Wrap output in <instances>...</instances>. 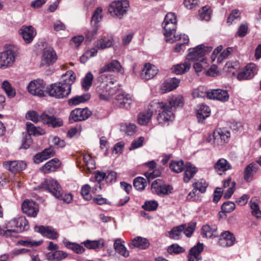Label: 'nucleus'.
I'll use <instances>...</instances> for the list:
<instances>
[{
	"label": "nucleus",
	"instance_id": "16",
	"mask_svg": "<svg viewBox=\"0 0 261 261\" xmlns=\"http://www.w3.org/2000/svg\"><path fill=\"white\" fill-rule=\"evenodd\" d=\"M21 209L23 213L28 216L36 217L39 212L38 205L32 200H25L21 205Z\"/></svg>",
	"mask_w": 261,
	"mask_h": 261
},
{
	"label": "nucleus",
	"instance_id": "56",
	"mask_svg": "<svg viewBox=\"0 0 261 261\" xmlns=\"http://www.w3.org/2000/svg\"><path fill=\"white\" fill-rule=\"evenodd\" d=\"M102 10L100 7H98L94 11L91 18V23L94 25H97L102 18Z\"/></svg>",
	"mask_w": 261,
	"mask_h": 261
},
{
	"label": "nucleus",
	"instance_id": "27",
	"mask_svg": "<svg viewBox=\"0 0 261 261\" xmlns=\"http://www.w3.org/2000/svg\"><path fill=\"white\" fill-rule=\"evenodd\" d=\"M231 168L230 163L224 158L219 159L214 165V169L219 175L223 174Z\"/></svg>",
	"mask_w": 261,
	"mask_h": 261
},
{
	"label": "nucleus",
	"instance_id": "55",
	"mask_svg": "<svg viewBox=\"0 0 261 261\" xmlns=\"http://www.w3.org/2000/svg\"><path fill=\"white\" fill-rule=\"evenodd\" d=\"M93 80V75L92 73L90 72H88L84 77L82 82V87L85 90H89L91 86Z\"/></svg>",
	"mask_w": 261,
	"mask_h": 261
},
{
	"label": "nucleus",
	"instance_id": "11",
	"mask_svg": "<svg viewBox=\"0 0 261 261\" xmlns=\"http://www.w3.org/2000/svg\"><path fill=\"white\" fill-rule=\"evenodd\" d=\"M40 186L41 188L47 190L55 198L61 196L62 188L56 179L51 178L46 179Z\"/></svg>",
	"mask_w": 261,
	"mask_h": 261
},
{
	"label": "nucleus",
	"instance_id": "33",
	"mask_svg": "<svg viewBox=\"0 0 261 261\" xmlns=\"http://www.w3.org/2000/svg\"><path fill=\"white\" fill-rule=\"evenodd\" d=\"M116 103L120 108H128L130 107L132 99L129 94H119L116 98Z\"/></svg>",
	"mask_w": 261,
	"mask_h": 261
},
{
	"label": "nucleus",
	"instance_id": "57",
	"mask_svg": "<svg viewBox=\"0 0 261 261\" xmlns=\"http://www.w3.org/2000/svg\"><path fill=\"white\" fill-rule=\"evenodd\" d=\"M97 53V50L95 48L87 50L80 58L82 63H85L87 60L93 57H95Z\"/></svg>",
	"mask_w": 261,
	"mask_h": 261
},
{
	"label": "nucleus",
	"instance_id": "5",
	"mask_svg": "<svg viewBox=\"0 0 261 261\" xmlns=\"http://www.w3.org/2000/svg\"><path fill=\"white\" fill-rule=\"evenodd\" d=\"M212 47L204 44H200L195 47L189 48L186 56L187 60L191 61L203 62L205 55L211 51Z\"/></svg>",
	"mask_w": 261,
	"mask_h": 261
},
{
	"label": "nucleus",
	"instance_id": "49",
	"mask_svg": "<svg viewBox=\"0 0 261 261\" xmlns=\"http://www.w3.org/2000/svg\"><path fill=\"white\" fill-rule=\"evenodd\" d=\"M83 160L86 167V172H91L95 169V163L89 154H85L83 155Z\"/></svg>",
	"mask_w": 261,
	"mask_h": 261
},
{
	"label": "nucleus",
	"instance_id": "15",
	"mask_svg": "<svg viewBox=\"0 0 261 261\" xmlns=\"http://www.w3.org/2000/svg\"><path fill=\"white\" fill-rule=\"evenodd\" d=\"M36 231L41 234L43 237L51 240H56L59 237V233L56 229L50 226H35Z\"/></svg>",
	"mask_w": 261,
	"mask_h": 261
},
{
	"label": "nucleus",
	"instance_id": "21",
	"mask_svg": "<svg viewBox=\"0 0 261 261\" xmlns=\"http://www.w3.org/2000/svg\"><path fill=\"white\" fill-rule=\"evenodd\" d=\"M229 94L227 91L221 89H213L207 93V98L216 99L222 102L226 101L229 99Z\"/></svg>",
	"mask_w": 261,
	"mask_h": 261
},
{
	"label": "nucleus",
	"instance_id": "34",
	"mask_svg": "<svg viewBox=\"0 0 261 261\" xmlns=\"http://www.w3.org/2000/svg\"><path fill=\"white\" fill-rule=\"evenodd\" d=\"M114 44V40L111 36H103L96 42L95 46L97 49H104L111 47Z\"/></svg>",
	"mask_w": 261,
	"mask_h": 261
},
{
	"label": "nucleus",
	"instance_id": "29",
	"mask_svg": "<svg viewBox=\"0 0 261 261\" xmlns=\"http://www.w3.org/2000/svg\"><path fill=\"white\" fill-rule=\"evenodd\" d=\"M211 113V110L207 106L199 105L197 107V118L199 123H203L206 118L208 117Z\"/></svg>",
	"mask_w": 261,
	"mask_h": 261
},
{
	"label": "nucleus",
	"instance_id": "41",
	"mask_svg": "<svg viewBox=\"0 0 261 261\" xmlns=\"http://www.w3.org/2000/svg\"><path fill=\"white\" fill-rule=\"evenodd\" d=\"M90 95L89 93H85L81 95H77L73 97L68 100L70 106H76L82 103H84L90 98Z\"/></svg>",
	"mask_w": 261,
	"mask_h": 261
},
{
	"label": "nucleus",
	"instance_id": "31",
	"mask_svg": "<svg viewBox=\"0 0 261 261\" xmlns=\"http://www.w3.org/2000/svg\"><path fill=\"white\" fill-rule=\"evenodd\" d=\"M128 245L132 248L136 247L141 249H145L149 247V243L146 238L137 237L132 240V242Z\"/></svg>",
	"mask_w": 261,
	"mask_h": 261
},
{
	"label": "nucleus",
	"instance_id": "22",
	"mask_svg": "<svg viewBox=\"0 0 261 261\" xmlns=\"http://www.w3.org/2000/svg\"><path fill=\"white\" fill-rule=\"evenodd\" d=\"M203 250V245L198 243L190 249L188 255V261H198L202 259L201 253Z\"/></svg>",
	"mask_w": 261,
	"mask_h": 261
},
{
	"label": "nucleus",
	"instance_id": "39",
	"mask_svg": "<svg viewBox=\"0 0 261 261\" xmlns=\"http://www.w3.org/2000/svg\"><path fill=\"white\" fill-rule=\"evenodd\" d=\"M152 114V109L140 113L138 116V123L141 125H147L150 121Z\"/></svg>",
	"mask_w": 261,
	"mask_h": 261
},
{
	"label": "nucleus",
	"instance_id": "7",
	"mask_svg": "<svg viewBox=\"0 0 261 261\" xmlns=\"http://www.w3.org/2000/svg\"><path fill=\"white\" fill-rule=\"evenodd\" d=\"M67 86H64L60 82L51 84L46 88V92L51 97L58 99H63L68 97L71 91Z\"/></svg>",
	"mask_w": 261,
	"mask_h": 261
},
{
	"label": "nucleus",
	"instance_id": "40",
	"mask_svg": "<svg viewBox=\"0 0 261 261\" xmlns=\"http://www.w3.org/2000/svg\"><path fill=\"white\" fill-rule=\"evenodd\" d=\"M68 256V254L61 250H56L47 253L46 257L49 261H61Z\"/></svg>",
	"mask_w": 261,
	"mask_h": 261
},
{
	"label": "nucleus",
	"instance_id": "8",
	"mask_svg": "<svg viewBox=\"0 0 261 261\" xmlns=\"http://www.w3.org/2000/svg\"><path fill=\"white\" fill-rule=\"evenodd\" d=\"M230 137V133L229 130L219 128L215 129L212 135H209L206 141L213 142L215 145H222L228 142Z\"/></svg>",
	"mask_w": 261,
	"mask_h": 261
},
{
	"label": "nucleus",
	"instance_id": "46",
	"mask_svg": "<svg viewBox=\"0 0 261 261\" xmlns=\"http://www.w3.org/2000/svg\"><path fill=\"white\" fill-rule=\"evenodd\" d=\"M114 248L117 252L124 257L128 256L129 252L124 245L121 243V240L120 239H117L115 240Z\"/></svg>",
	"mask_w": 261,
	"mask_h": 261
},
{
	"label": "nucleus",
	"instance_id": "63",
	"mask_svg": "<svg viewBox=\"0 0 261 261\" xmlns=\"http://www.w3.org/2000/svg\"><path fill=\"white\" fill-rule=\"evenodd\" d=\"M250 206L252 210V214L257 218H261V211L259 209L258 205L252 200L250 201Z\"/></svg>",
	"mask_w": 261,
	"mask_h": 261
},
{
	"label": "nucleus",
	"instance_id": "64",
	"mask_svg": "<svg viewBox=\"0 0 261 261\" xmlns=\"http://www.w3.org/2000/svg\"><path fill=\"white\" fill-rule=\"evenodd\" d=\"M158 206V203L155 200H149L145 202L144 204L142 205V207L149 211H155Z\"/></svg>",
	"mask_w": 261,
	"mask_h": 261
},
{
	"label": "nucleus",
	"instance_id": "45",
	"mask_svg": "<svg viewBox=\"0 0 261 261\" xmlns=\"http://www.w3.org/2000/svg\"><path fill=\"white\" fill-rule=\"evenodd\" d=\"M189 38L188 35L185 34H177L175 35H173L170 38L167 39L166 41L167 42L172 43L173 42L178 41L179 43L182 44H187L189 42Z\"/></svg>",
	"mask_w": 261,
	"mask_h": 261
},
{
	"label": "nucleus",
	"instance_id": "18",
	"mask_svg": "<svg viewBox=\"0 0 261 261\" xmlns=\"http://www.w3.org/2000/svg\"><path fill=\"white\" fill-rule=\"evenodd\" d=\"M108 72H117L124 73V70L118 61L113 60L101 67L99 70V74H101Z\"/></svg>",
	"mask_w": 261,
	"mask_h": 261
},
{
	"label": "nucleus",
	"instance_id": "59",
	"mask_svg": "<svg viewBox=\"0 0 261 261\" xmlns=\"http://www.w3.org/2000/svg\"><path fill=\"white\" fill-rule=\"evenodd\" d=\"M133 184L137 190L142 191L146 186V179L142 177H137L134 179Z\"/></svg>",
	"mask_w": 261,
	"mask_h": 261
},
{
	"label": "nucleus",
	"instance_id": "20",
	"mask_svg": "<svg viewBox=\"0 0 261 261\" xmlns=\"http://www.w3.org/2000/svg\"><path fill=\"white\" fill-rule=\"evenodd\" d=\"M19 33L26 43H31L36 35V30L31 25H23L19 30Z\"/></svg>",
	"mask_w": 261,
	"mask_h": 261
},
{
	"label": "nucleus",
	"instance_id": "30",
	"mask_svg": "<svg viewBox=\"0 0 261 261\" xmlns=\"http://www.w3.org/2000/svg\"><path fill=\"white\" fill-rule=\"evenodd\" d=\"M75 78L74 72L72 70H68L62 75L61 81L59 82L67 86L71 90L72 85L75 82Z\"/></svg>",
	"mask_w": 261,
	"mask_h": 261
},
{
	"label": "nucleus",
	"instance_id": "2",
	"mask_svg": "<svg viewBox=\"0 0 261 261\" xmlns=\"http://www.w3.org/2000/svg\"><path fill=\"white\" fill-rule=\"evenodd\" d=\"M150 107L153 110L159 112L157 120L160 124H164L173 120L174 118L173 110L167 103L153 100L150 103Z\"/></svg>",
	"mask_w": 261,
	"mask_h": 261
},
{
	"label": "nucleus",
	"instance_id": "52",
	"mask_svg": "<svg viewBox=\"0 0 261 261\" xmlns=\"http://www.w3.org/2000/svg\"><path fill=\"white\" fill-rule=\"evenodd\" d=\"M120 130L124 132L127 135L132 136L136 132V126L133 123H124L121 124Z\"/></svg>",
	"mask_w": 261,
	"mask_h": 261
},
{
	"label": "nucleus",
	"instance_id": "53",
	"mask_svg": "<svg viewBox=\"0 0 261 261\" xmlns=\"http://www.w3.org/2000/svg\"><path fill=\"white\" fill-rule=\"evenodd\" d=\"M208 184L204 179H200L193 184L195 190H198L199 192L203 193L206 191Z\"/></svg>",
	"mask_w": 261,
	"mask_h": 261
},
{
	"label": "nucleus",
	"instance_id": "12",
	"mask_svg": "<svg viewBox=\"0 0 261 261\" xmlns=\"http://www.w3.org/2000/svg\"><path fill=\"white\" fill-rule=\"evenodd\" d=\"M46 84L44 81L40 79L31 81L28 86L29 92L34 95L42 97L44 96Z\"/></svg>",
	"mask_w": 261,
	"mask_h": 261
},
{
	"label": "nucleus",
	"instance_id": "42",
	"mask_svg": "<svg viewBox=\"0 0 261 261\" xmlns=\"http://www.w3.org/2000/svg\"><path fill=\"white\" fill-rule=\"evenodd\" d=\"M162 27L164 30V34L166 38V40L170 38L175 34L176 29V24L174 23H169L168 22H163Z\"/></svg>",
	"mask_w": 261,
	"mask_h": 261
},
{
	"label": "nucleus",
	"instance_id": "19",
	"mask_svg": "<svg viewBox=\"0 0 261 261\" xmlns=\"http://www.w3.org/2000/svg\"><path fill=\"white\" fill-rule=\"evenodd\" d=\"M158 68L150 63H146L140 74L141 77L145 80H149L154 77L158 73Z\"/></svg>",
	"mask_w": 261,
	"mask_h": 261
},
{
	"label": "nucleus",
	"instance_id": "24",
	"mask_svg": "<svg viewBox=\"0 0 261 261\" xmlns=\"http://www.w3.org/2000/svg\"><path fill=\"white\" fill-rule=\"evenodd\" d=\"M191 67V63L186 57L184 62L173 65L171 68V71L176 74H182L188 72Z\"/></svg>",
	"mask_w": 261,
	"mask_h": 261
},
{
	"label": "nucleus",
	"instance_id": "4",
	"mask_svg": "<svg viewBox=\"0 0 261 261\" xmlns=\"http://www.w3.org/2000/svg\"><path fill=\"white\" fill-rule=\"evenodd\" d=\"M129 8L128 0H118L112 2L108 7V12L115 18L121 19L127 14Z\"/></svg>",
	"mask_w": 261,
	"mask_h": 261
},
{
	"label": "nucleus",
	"instance_id": "32",
	"mask_svg": "<svg viewBox=\"0 0 261 261\" xmlns=\"http://www.w3.org/2000/svg\"><path fill=\"white\" fill-rule=\"evenodd\" d=\"M236 182L231 180V178H228L223 181V188L227 189L225 191L224 197L225 198H229L235 190Z\"/></svg>",
	"mask_w": 261,
	"mask_h": 261
},
{
	"label": "nucleus",
	"instance_id": "62",
	"mask_svg": "<svg viewBox=\"0 0 261 261\" xmlns=\"http://www.w3.org/2000/svg\"><path fill=\"white\" fill-rule=\"evenodd\" d=\"M233 51V48L232 47H227L224 49L221 52L217 58V62L218 63H221L223 60L227 59Z\"/></svg>",
	"mask_w": 261,
	"mask_h": 261
},
{
	"label": "nucleus",
	"instance_id": "25",
	"mask_svg": "<svg viewBox=\"0 0 261 261\" xmlns=\"http://www.w3.org/2000/svg\"><path fill=\"white\" fill-rule=\"evenodd\" d=\"M42 121L49 126L53 127H60L63 125V121L60 118L43 113L42 114Z\"/></svg>",
	"mask_w": 261,
	"mask_h": 261
},
{
	"label": "nucleus",
	"instance_id": "17",
	"mask_svg": "<svg viewBox=\"0 0 261 261\" xmlns=\"http://www.w3.org/2000/svg\"><path fill=\"white\" fill-rule=\"evenodd\" d=\"M257 67L255 64L250 63L243 71L239 73L238 79L240 81L250 79L257 73Z\"/></svg>",
	"mask_w": 261,
	"mask_h": 261
},
{
	"label": "nucleus",
	"instance_id": "36",
	"mask_svg": "<svg viewBox=\"0 0 261 261\" xmlns=\"http://www.w3.org/2000/svg\"><path fill=\"white\" fill-rule=\"evenodd\" d=\"M201 234L206 238H211L216 237L218 235L217 227L215 225H205L202 228Z\"/></svg>",
	"mask_w": 261,
	"mask_h": 261
},
{
	"label": "nucleus",
	"instance_id": "61",
	"mask_svg": "<svg viewBox=\"0 0 261 261\" xmlns=\"http://www.w3.org/2000/svg\"><path fill=\"white\" fill-rule=\"evenodd\" d=\"M26 118L34 122L37 123L40 121H42V114L39 116L35 111H29L26 114Z\"/></svg>",
	"mask_w": 261,
	"mask_h": 261
},
{
	"label": "nucleus",
	"instance_id": "47",
	"mask_svg": "<svg viewBox=\"0 0 261 261\" xmlns=\"http://www.w3.org/2000/svg\"><path fill=\"white\" fill-rule=\"evenodd\" d=\"M257 170L256 166L254 163L249 164L245 169L244 178L247 181H250L253 177V173Z\"/></svg>",
	"mask_w": 261,
	"mask_h": 261
},
{
	"label": "nucleus",
	"instance_id": "54",
	"mask_svg": "<svg viewBox=\"0 0 261 261\" xmlns=\"http://www.w3.org/2000/svg\"><path fill=\"white\" fill-rule=\"evenodd\" d=\"M212 11L208 6L203 7L199 11V19L208 21L210 19Z\"/></svg>",
	"mask_w": 261,
	"mask_h": 261
},
{
	"label": "nucleus",
	"instance_id": "23",
	"mask_svg": "<svg viewBox=\"0 0 261 261\" xmlns=\"http://www.w3.org/2000/svg\"><path fill=\"white\" fill-rule=\"evenodd\" d=\"M234 242L235 238L233 234L229 231H226L221 233L218 244L220 246L225 247L232 246Z\"/></svg>",
	"mask_w": 261,
	"mask_h": 261
},
{
	"label": "nucleus",
	"instance_id": "10",
	"mask_svg": "<svg viewBox=\"0 0 261 261\" xmlns=\"http://www.w3.org/2000/svg\"><path fill=\"white\" fill-rule=\"evenodd\" d=\"M57 59V54L53 48L50 47L44 48L41 55L40 66L47 67L53 65Z\"/></svg>",
	"mask_w": 261,
	"mask_h": 261
},
{
	"label": "nucleus",
	"instance_id": "9",
	"mask_svg": "<svg viewBox=\"0 0 261 261\" xmlns=\"http://www.w3.org/2000/svg\"><path fill=\"white\" fill-rule=\"evenodd\" d=\"M151 190L152 193L162 197L172 193L173 188L171 186L165 184L161 179H158L152 183Z\"/></svg>",
	"mask_w": 261,
	"mask_h": 261
},
{
	"label": "nucleus",
	"instance_id": "13",
	"mask_svg": "<svg viewBox=\"0 0 261 261\" xmlns=\"http://www.w3.org/2000/svg\"><path fill=\"white\" fill-rule=\"evenodd\" d=\"M3 167L15 173L24 170L27 167V164L24 161L20 160L7 161L3 163Z\"/></svg>",
	"mask_w": 261,
	"mask_h": 261
},
{
	"label": "nucleus",
	"instance_id": "6",
	"mask_svg": "<svg viewBox=\"0 0 261 261\" xmlns=\"http://www.w3.org/2000/svg\"><path fill=\"white\" fill-rule=\"evenodd\" d=\"M17 57L16 49L9 46L0 53V69H6L12 67Z\"/></svg>",
	"mask_w": 261,
	"mask_h": 261
},
{
	"label": "nucleus",
	"instance_id": "1",
	"mask_svg": "<svg viewBox=\"0 0 261 261\" xmlns=\"http://www.w3.org/2000/svg\"><path fill=\"white\" fill-rule=\"evenodd\" d=\"M98 80L102 83L101 87L104 93L99 94L101 99H109L119 90V84L117 77L113 74H102L98 77Z\"/></svg>",
	"mask_w": 261,
	"mask_h": 261
},
{
	"label": "nucleus",
	"instance_id": "44",
	"mask_svg": "<svg viewBox=\"0 0 261 261\" xmlns=\"http://www.w3.org/2000/svg\"><path fill=\"white\" fill-rule=\"evenodd\" d=\"M27 130L29 136H38L45 134V130L40 127H36L31 122L27 123Z\"/></svg>",
	"mask_w": 261,
	"mask_h": 261
},
{
	"label": "nucleus",
	"instance_id": "35",
	"mask_svg": "<svg viewBox=\"0 0 261 261\" xmlns=\"http://www.w3.org/2000/svg\"><path fill=\"white\" fill-rule=\"evenodd\" d=\"M197 171V169L193 165L190 163H187L184 173V182H188L194 176Z\"/></svg>",
	"mask_w": 261,
	"mask_h": 261
},
{
	"label": "nucleus",
	"instance_id": "43",
	"mask_svg": "<svg viewBox=\"0 0 261 261\" xmlns=\"http://www.w3.org/2000/svg\"><path fill=\"white\" fill-rule=\"evenodd\" d=\"M167 103L168 105L172 108V110H174L175 108L181 107L183 105V98L182 96L178 95H173L170 97L168 99V102H165Z\"/></svg>",
	"mask_w": 261,
	"mask_h": 261
},
{
	"label": "nucleus",
	"instance_id": "58",
	"mask_svg": "<svg viewBox=\"0 0 261 261\" xmlns=\"http://www.w3.org/2000/svg\"><path fill=\"white\" fill-rule=\"evenodd\" d=\"M209 91H207L205 87L203 86H200L197 88L193 90L192 92V95L194 97H207V93Z\"/></svg>",
	"mask_w": 261,
	"mask_h": 261
},
{
	"label": "nucleus",
	"instance_id": "14",
	"mask_svg": "<svg viewBox=\"0 0 261 261\" xmlns=\"http://www.w3.org/2000/svg\"><path fill=\"white\" fill-rule=\"evenodd\" d=\"M92 114V112L88 109L76 108L70 113L69 120L71 121L77 122L87 119Z\"/></svg>",
	"mask_w": 261,
	"mask_h": 261
},
{
	"label": "nucleus",
	"instance_id": "37",
	"mask_svg": "<svg viewBox=\"0 0 261 261\" xmlns=\"http://www.w3.org/2000/svg\"><path fill=\"white\" fill-rule=\"evenodd\" d=\"M82 244L89 249L95 250L102 248L105 246V242L103 239L94 241L87 240L83 242Z\"/></svg>",
	"mask_w": 261,
	"mask_h": 261
},
{
	"label": "nucleus",
	"instance_id": "3",
	"mask_svg": "<svg viewBox=\"0 0 261 261\" xmlns=\"http://www.w3.org/2000/svg\"><path fill=\"white\" fill-rule=\"evenodd\" d=\"M4 229V236L13 237L15 233L27 230L29 228V222L24 217L14 218L8 221Z\"/></svg>",
	"mask_w": 261,
	"mask_h": 261
},
{
	"label": "nucleus",
	"instance_id": "60",
	"mask_svg": "<svg viewBox=\"0 0 261 261\" xmlns=\"http://www.w3.org/2000/svg\"><path fill=\"white\" fill-rule=\"evenodd\" d=\"M185 251V249L177 244H173L169 246L167 249V252L170 254H179Z\"/></svg>",
	"mask_w": 261,
	"mask_h": 261
},
{
	"label": "nucleus",
	"instance_id": "50",
	"mask_svg": "<svg viewBox=\"0 0 261 261\" xmlns=\"http://www.w3.org/2000/svg\"><path fill=\"white\" fill-rule=\"evenodd\" d=\"M64 244L67 248L72 250L76 253L81 254L85 251V248L79 244L69 241H64Z\"/></svg>",
	"mask_w": 261,
	"mask_h": 261
},
{
	"label": "nucleus",
	"instance_id": "28",
	"mask_svg": "<svg viewBox=\"0 0 261 261\" xmlns=\"http://www.w3.org/2000/svg\"><path fill=\"white\" fill-rule=\"evenodd\" d=\"M61 163L59 159L54 158L48 161L46 164L41 168L40 170L44 173H48L55 171L60 167Z\"/></svg>",
	"mask_w": 261,
	"mask_h": 261
},
{
	"label": "nucleus",
	"instance_id": "38",
	"mask_svg": "<svg viewBox=\"0 0 261 261\" xmlns=\"http://www.w3.org/2000/svg\"><path fill=\"white\" fill-rule=\"evenodd\" d=\"M1 88L9 98H13L16 96L15 89L8 81H4L2 83Z\"/></svg>",
	"mask_w": 261,
	"mask_h": 261
},
{
	"label": "nucleus",
	"instance_id": "51",
	"mask_svg": "<svg viewBox=\"0 0 261 261\" xmlns=\"http://www.w3.org/2000/svg\"><path fill=\"white\" fill-rule=\"evenodd\" d=\"M169 167L173 172L175 173H180L184 168V162L182 160L172 161L170 163Z\"/></svg>",
	"mask_w": 261,
	"mask_h": 261
},
{
	"label": "nucleus",
	"instance_id": "26",
	"mask_svg": "<svg viewBox=\"0 0 261 261\" xmlns=\"http://www.w3.org/2000/svg\"><path fill=\"white\" fill-rule=\"evenodd\" d=\"M180 80L175 77L171 78L165 81L161 86V91L163 93L171 91L176 89L179 84Z\"/></svg>",
	"mask_w": 261,
	"mask_h": 261
},
{
	"label": "nucleus",
	"instance_id": "48",
	"mask_svg": "<svg viewBox=\"0 0 261 261\" xmlns=\"http://www.w3.org/2000/svg\"><path fill=\"white\" fill-rule=\"evenodd\" d=\"M186 224H182L174 227L169 232V237L174 240H178L181 236V233L185 229Z\"/></svg>",
	"mask_w": 261,
	"mask_h": 261
}]
</instances>
